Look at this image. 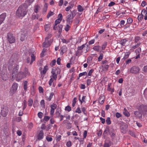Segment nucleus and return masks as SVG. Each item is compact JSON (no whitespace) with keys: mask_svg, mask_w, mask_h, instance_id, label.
Masks as SVG:
<instances>
[{"mask_svg":"<svg viewBox=\"0 0 147 147\" xmlns=\"http://www.w3.org/2000/svg\"><path fill=\"white\" fill-rule=\"evenodd\" d=\"M51 26V25L50 24H46L44 26L45 30L47 32L49 30Z\"/></svg>","mask_w":147,"mask_h":147,"instance_id":"obj_21","label":"nucleus"},{"mask_svg":"<svg viewBox=\"0 0 147 147\" xmlns=\"http://www.w3.org/2000/svg\"><path fill=\"white\" fill-rule=\"evenodd\" d=\"M67 47L65 46H63L61 48V52L60 53L63 54L65 53L67 51Z\"/></svg>","mask_w":147,"mask_h":147,"instance_id":"obj_17","label":"nucleus"},{"mask_svg":"<svg viewBox=\"0 0 147 147\" xmlns=\"http://www.w3.org/2000/svg\"><path fill=\"white\" fill-rule=\"evenodd\" d=\"M6 16V14L5 13H3L0 15V25L5 20Z\"/></svg>","mask_w":147,"mask_h":147,"instance_id":"obj_14","label":"nucleus"},{"mask_svg":"<svg viewBox=\"0 0 147 147\" xmlns=\"http://www.w3.org/2000/svg\"><path fill=\"white\" fill-rule=\"evenodd\" d=\"M1 76L2 79L5 81L7 80L8 79L7 71L5 70H3L1 71Z\"/></svg>","mask_w":147,"mask_h":147,"instance_id":"obj_8","label":"nucleus"},{"mask_svg":"<svg viewBox=\"0 0 147 147\" xmlns=\"http://www.w3.org/2000/svg\"><path fill=\"white\" fill-rule=\"evenodd\" d=\"M8 110L5 109H3L1 110V114L3 117H5L8 113Z\"/></svg>","mask_w":147,"mask_h":147,"instance_id":"obj_15","label":"nucleus"},{"mask_svg":"<svg viewBox=\"0 0 147 147\" xmlns=\"http://www.w3.org/2000/svg\"><path fill=\"white\" fill-rule=\"evenodd\" d=\"M120 125V128L121 132L124 134L126 133L127 131L128 125L123 122H121Z\"/></svg>","mask_w":147,"mask_h":147,"instance_id":"obj_6","label":"nucleus"},{"mask_svg":"<svg viewBox=\"0 0 147 147\" xmlns=\"http://www.w3.org/2000/svg\"><path fill=\"white\" fill-rule=\"evenodd\" d=\"M70 27L69 25L68 24H67L64 28L65 30V31L67 32L69 30Z\"/></svg>","mask_w":147,"mask_h":147,"instance_id":"obj_39","label":"nucleus"},{"mask_svg":"<svg viewBox=\"0 0 147 147\" xmlns=\"http://www.w3.org/2000/svg\"><path fill=\"white\" fill-rule=\"evenodd\" d=\"M54 95V94L53 93V92H51V93H50V96L49 97L47 98V99L49 101H50L51 100V99L52 98Z\"/></svg>","mask_w":147,"mask_h":147,"instance_id":"obj_35","label":"nucleus"},{"mask_svg":"<svg viewBox=\"0 0 147 147\" xmlns=\"http://www.w3.org/2000/svg\"><path fill=\"white\" fill-rule=\"evenodd\" d=\"M100 47L99 46H94L93 48V49L95 51H99Z\"/></svg>","mask_w":147,"mask_h":147,"instance_id":"obj_44","label":"nucleus"},{"mask_svg":"<svg viewBox=\"0 0 147 147\" xmlns=\"http://www.w3.org/2000/svg\"><path fill=\"white\" fill-rule=\"evenodd\" d=\"M20 34H21L20 37V40L22 41H23L25 40L26 38V35L24 33H20Z\"/></svg>","mask_w":147,"mask_h":147,"instance_id":"obj_25","label":"nucleus"},{"mask_svg":"<svg viewBox=\"0 0 147 147\" xmlns=\"http://www.w3.org/2000/svg\"><path fill=\"white\" fill-rule=\"evenodd\" d=\"M73 7V5L72 4L70 6L66 7L65 8V10L67 11H69L71 8Z\"/></svg>","mask_w":147,"mask_h":147,"instance_id":"obj_36","label":"nucleus"},{"mask_svg":"<svg viewBox=\"0 0 147 147\" xmlns=\"http://www.w3.org/2000/svg\"><path fill=\"white\" fill-rule=\"evenodd\" d=\"M30 74L28 72L27 68H25L24 71H20L17 74L16 77V80L19 81L22 79L30 75Z\"/></svg>","mask_w":147,"mask_h":147,"instance_id":"obj_2","label":"nucleus"},{"mask_svg":"<svg viewBox=\"0 0 147 147\" xmlns=\"http://www.w3.org/2000/svg\"><path fill=\"white\" fill-rule=\"evenodd\" d=\"M103 57V55L102 54H100V55L98 58V61H100L102 59Z\"/></svg>","mask_w":147,"mask_h":147,"instance_id":"obj_53","label":"nucleus"},{"mask_svg":"<svg viewBox=\"0 0 147 147\" xmlns=\"http://www.w3.org/2000/svg\"><path fill=\"white\" fill-rule=\"evenodd\" d=\"M133 22V20L132 19L130 18H129L127 20V23L128 24H130L131 23Z\"/></svg>","mask_w":147,"mask_h":147,"instance_id":"obj_49","label":"nucleus"},{"mask_svg":"<svg viewBox=\"0 0 147 147\" xmlns=\"http://www.w3.org/2000/svg\"><path fill=\"white\" fill-rule=\"evenodd\" d=\"M105 96L103 95L100 97L99 98L98 101L99 103L100 104H103L104 103Z\"/></svg>","mask_w":147,"mask_h":147,"instance_id":"obj_18","label":"nucleus"},{"mask_svg":"<svg viewBox=\"0 0 147 147\" xmlns=\"http://www.w3.org/2000/svg\"><path fill=\"white\" fill-rule=\"evenodd\" d=\"M26 101V100H24L22 103V105L23 106V110H24L26 107L27 106Z\"/></svg>","mask_w":147,"mask_h":147,"instance_id":"obj_32","label":"nucleus"},{"mask_svg":"<svg viewBox=\"0 0 147 147\" xmlns=\"http://www.w3.org/2000/svg\"><path fill=\"white\" fill-rule=\"evenodd\" d=\"M63 25L61 24L55 25L53 27V29L55 30H57L59 33L61 32Z\"/></svg>","mask_w":147,"mask_h":147,"instance_id":"obj_12","label":"nucleus"},{"mask_svg":"<svg viewBox=\"0 0 147 147\" xmlns=\"http://www.w3.org/2000/svg\"><path fill=\"white\" fill-rule=\"evenodd\" d=\"M62 15L60 13L58 15V18L55 21V25H57L60 23L62 19Z\"/></svg>","mask_w":147,"mask_h":147,"instance_id":"obj_13","label":"nucleus"},{"mask_svg":"<svg viewBox=\"0 0 147 147\" xmlns=\"http://www.w3.org/2000/svg\"><path fill=\"white\" fill-rule=\"evenodd\" d=\"M72 11H71V14L68 15L66 17V21L69 24H71L73 22V19L75 16Z\"/></svg>","mask_w":147,"mask_h":147,"instance_id":"obj_5","label":"nucleus"},{"mask_svg":"<svg viewBox=\"0 0 147 147\" xmlns=\"http://www.w3.org/2000/svg\"><path fill=\"white\" fill-rule=\"evenodd\" d=\"M78 11L79 12L82 11L84 9V8L80 5H79L78 6Z\"/></svg>","mask_w":147,"mask_h":147,"instance_id":"obj_30","label":"nucleus"},{"mask_svg":"<svg viewBox=\"0 0 147 147\" xmlns=\"http://www.w3.org/2000/svg\"><path fill=\"white\" fill-rule=\"evenodd\" d=\"M140 107L142 108L143 109L144 111H147V106H144V105H141Z\"/></svg>","mask_w":147,"mask_h":147,"instance_id":"obj_54","label":"nucleus"},{"mask_svg":"<svg viewBox=\"0 0 147 147\" xmlns=\"http://www.w3.org/2000/svg\"><path fill=\"white\" fill-rule=\"evenodd\" d=\"M82 52L79 50H77L76 53V55L77 56H79L82 55Z\"/></svg>","mask_w":147,"mask_h":147,"instance_id":"obj_34","label":"nucleus"},{"mask_svg":"<svg viewBox=\"0 0 147 147\" xmlns=\"http://www.w3.org/2000/svg\"><path fill=\"white\" fill-rule=\"evenodd\" d=\"M85 45L86 44H83L82 46L78 47L77 48L79 50H82L85 47Z\"/></svg>","mask_w":147,"mask_h":147,"instance_id":"obj_42","label":"nucleus"},{"mask_svg":"<svg viewBox=\"0 0 147 147\" xmlns=\"http://www.w3.org/2000/svg\"><path fill=\"white\" fill-rule=\"evenodd\" d=\"M50 77L51 78L49 82V84L50 86H51L53 82L56 80L57 78V75H51Z\"/></svg>","mask_w":147,"mask_h":147,"instance_id":"obj_11","label":"nucleus"},{"mask_svg":"<svg viewBox=\"0 0 147 147\" xmlns=\"http://www.w3.org/2000/svg\"><path fill=\"white\" fill-rule=\"evenodd\" d=\"M24 89L25 90H26L27 88L28 82L26 81H25L24 82Z\"/></svg>","mask_w":147,"mask_h":147,"instance_id":"obj_29","label":"nucleus"},{"mask_svg":"<svg viewBox=\"0 0 147 147\" xmlns=\"http://www.w3.org/2000/svg\"><path fill=\"white\" fill-rule=\"evenodd\" d=\"M40 9V7L38 5H36L34 9V12L36 13H37L38 12V10Z\"/></svg>","mask_w":147,"mask_h":147,"instance_id":"obj_28","label":"nucleus"},{"mask_svg":"<svg viewBox=\"0 0 147 147\" xmlns=\"http://www.w3.org/2000/svg\"><path fill=\"white\" fill-rule=\"evenodd\" d=\"M111 84H109L108 85L107 90L108 91H110L112 93L114 91V89L112 88L111 87Z\"/></svg>","mask_w":147,"mask_h":147,"instance_id":"obj_23","label":"nucleus"},{"mask_svg":"<svg viewBox=\"0 0 147 147\" xmlns=\"http://www.w3.org/2000/svg\"><path fill=\"white\" fill-rule=\"evenodd\" d=\"M143 15L142 14H140L139 15L138 17V20L139 21H141L142 20L143 18Z\"/></svg>","mask_w":147,"mask_h":147,"instance_id":"obj_47","label":"nucleus"},{"mask_svg":"<svg viewBox=\"0 0 147 147\" xmlns=\"http://www.w3.org/2000/svg\"><path fill=\"white\" fill-rule=\"evenodd\" d=\"M65 109L66 111L69 112L71 110V107L69 106L68 105L65 107Z\"/></svg>","mask_w":147,"mask_h":147,"instance_id":"obj_46","label":"nucleus"},{"mask_svg":"<svg viewBox=\"0 0 147 147\" xmlns=\"http://www.w3.org/2000/svg\"><path fill=\"white\" fill-rule=\"evenodd\" d=\"M7 40L10 43H13L15 41V38L13 36L12 34L10 33L8 34Z\"/></svg>","mask_w":147,"mask_h":147,"instance_id":"obj_10","label":"nucleus"},{"mask_svg":"<svg viewBox=\"0 0 147 147\" xmlns=\"http://www.w3.org/2000/svg\"><path fill=\"white\" fill-rule=\"evenodd\" d=\"M141 51V49L140 48H138L136 50L135 52L136 54H140Z\"/></svg>","mask_w":147,"mask_h":147,"instance_id":"obj_48","label":"nucleus"},{"mask_svg":"<svg viewBox=\"0 0 147 147\" xmlns=\"http://www.w3.org/2000/svg\"><path fill=\"white\" fill-rule=\"evenodd\" d=\"M115 3L113 1H111L110 2V3L109 4L108 6L109 7H111L115 5Z\"/></svg>","mask_w":147,"mask_h":147,"instance_id":"obj_58","label":"nucleus"},{"mask_svg":"<svg viewBox=\"0 0 147 147\" xmlns=\"http://www.w3.org/2000/svg\"><path fill=\"white\" fill-rule=\"evenodd\" d=\"M34 0H26L25 3L24 4L27 7L30 5L34 1Z\"/></svg>","mask_w":147,"mask_h":147,"instance_id":"obj_20","label":"nucleus"},{"mask_svg":"<svg viewBox=\"0 0 147 147\" xmlns=\"http://www.w3.org/2000/svg\"><path fill=\"white\" fill-rule=\"evenodd\" d=\"M48 69V66L47 65L45 66L44 67L43 70L41 71L40 73L41 75H42V74H45Z\"/></svg>","mask_w":147,"mask_h":147,"instance_id":"obj_22","label":"nucleus"},{"mask_svg":"<svg viewBox=\"0 0 147 147\" xmlns=\"http://www.w3.org/2000/svg\"><path fill=\"white\" fill-rule=\"evenodd\" d=\"M106 121L107 124H110L111 123V121L110 120V118L109 117H107V119L106 120Z\"/></svg>","mask_w":147,"mask_h":147,"instance_id":"obj_37","label":"nucleus"},{"mask_svg":"<svg viewBox=\"0 0 147 147\" xmlns=\"http://www.w3.org/2000/svg\"><path fill=\"white\" fill-rule=\"evenodd\" d=\"M63 0H60L59 2V5L61 6L63 5Z\"/></svg>","mask_w":147,"mask_h":147,"instance_id":"obj_56","label":"nucleus"},{"mask_svg":"<svg viewBox=\"0 0 147 147\" xmlns=\"http://www.w3.org/2000/svg\"><path fill=\"white\" fill-rule=\"evenodd\" d=\"M27 6L24 4H22L18 7L16 12V15L19 18H22L27 13Z\"/></svg>","mask_w":147,"mask_h":147,"instance_id":"obj_1","label":"nucleus"},{"mask_svg":"<svg viewBox=\"0 0 147 147\" xmlns=\"http://www.w3.org/2000/svg\"><path fill=\"white\" fill-rule=\"evenodd\" d=\"M134 114L139 117H141L142 116V114L140 112L138 111H136L135 112Z\"/></svg>","mask_w":147,"mask_h":147,"instance_id":"obj_41","label":"nucleus"},{"mask_svg":"<svg viewBox=\"0 0 147 147\" xmlns=\"http://www.w3.org/2000/svg\"><path fill=\"white\" fill-rule=\"evenodd\" d=\"M108 131H109L107 129H105V130L103 134V136H104V137H105L106 136V135L108 133Z\"/></svg>","mask_w":147,"mask_h":147,"instance_id":"obj_61","label":"nucleus"},{"mask_svg":"<svg viewBox=\"0 0 147 147\" xmlns=\"http://www.w3.org/2000/svg\"><path fill=\"white\" fill-rule=\"evenodd\" d=\"M127 41V40L125 39H123L121 40H119L117 42V43H119L122 46V47L124 46L125 45L126 42Z\"/></svg>","mask_w":147,"mask_h":147,"instance_id":"obj_16","label":"nucleus"},{"mask_svg":"<svg viewBox=\"0 0 147 147\" xmlns=\"http://www.w3.org/2000/svg\"><path fill=\"white\" fill-rule=\"evenodd\" d=\"M54 14V13L53 12H52L51 11H50L48 13L47 16V18H49L51 16H53Z\"/></svg>","mask_w":147,"mask_h":147,"instance_id":"obj_43","label":"nucleus"},{"mask_svg":"<svg viewBox=\"0 0 147 147\" xmlns=\"http://www.w3.org/2000/svg\"><path fill=\"white\" fill-rule=\"evenodd\" d=\"M86 96H83L82 98V100H81L80 98L79 99L80 101L81 102V103H82L83 102H85V98Z\"/></svg>","mask_w":147,"mask_h":147,"instance_id":"obj_55","label":"nucleus"},{"mask_svg":"<svg viewBox=\"0 0 147 147\" xmlns=\"http://www.w3.org/2000/svg\"><path fill=\"white\" fill-rule=\"evenodd\" d=\"M31 61L30 63V64H31L32 62L35 60V57L34 55L33 54H32L31 55Z\"/></svg>","mask_w":147,"mask_h":147,"instance_id":"obj_31","label":"nucleus"},{"mask_svg":"<svg viewBox=\"0 0 147 147\" xmlns=\"http://www.w3.org/2000/svg\"><path fill=\"white\" fill-rule=\"evenodd\" d=\"M55 115H56V117H59L61 115V111L60 110L57 109V110L55 112Z\"/></svg>","mask_w":147,"mask_h":147,"instance_id":"obj_26","label":"nucleus"},{"mask_svg":"<svg viewBox=\"0 0 147 147\" xmlns=\"http://www.w3.org/2000/svg\"><path fill=\"white\" fill-rule=\"evenodd\" d=\"M50 107L51 109L55 110L56 108L57 105L53 103L51 105Z\"/></svg>","mask_w":147,"mask_h":147,"instance_id":"obj_33","label":"nucleus"},{"mask_svg":"<svg viewBox=\"0 0 147 147\" xmlns=\"http://www.w3.org/2000/svg\"><path fill=\"white\" fill-rule=\"evenodd\" d=\"M28 105L29 106H31L33 104V101L32 99H30L28 101Z\"/></svg>","mask_w":147,"mask_h":147,"instance_id":"obj_45","label":"nucleus"},{"mask_svg":"<svg viewBox=\"0 0 147 147\" xmlns=\"http://www.w3.org/2000/svg\"><path fill=\"white\" fill-rule=\"evenodd\" d=\"M140 69L138 67L136 66H133L131 68L130 72L131 73L137 74L138 73Z\"/></svg>","mask_w":147,"mask_h":147,"instance_id":"obj_9","label":"nucleus"},{"mask_svg":"<svg viewBox=\"0 0 147 147\" xmlns=\"http://www.w3.org/2000/svg\"><path fill=\"white\" fill-rule=\"evenodd\" d=\"M87 74V73L86 71H85L81 73H80L79 74V76L80 77L82 76H85Z\"/></svg>","mask_w":147,"mask_h":147,"instance_id":"obj_51","label":"nucleus"},{"mask_svg":"<svg viewBox=\"0 0 147 147\" xmlns=\"http://www.w3.org/2000/svg\"><path fill=\"white\" fill-rule=\"evenodd\" d=\"M32 18L33 19H38V16H36L35 15L33 14L32 16Z\"/></svg>","mask_w":147,"mask_h":147,"instance_id":"obj_59","label":"nucleus"},{"mask_svg":"<svg viewBox=\"0 0 147 147\" xmlns=\"http://www.w3.org/2000/svg\"><path fill=\"white\" fill-rule=\"evenodd\" d=\"M40 105L43 108L45 107V101L44 100H41L40 102Z\"/></svg>","mask_w":147,"mask_h":147,"instance_id":"obj_38","label":"nucleus"},{"mask_svg":"<svg viewBox=\"0 0 147 147\" xmlns=\"http://www.w3.org/2000/svg\"><path fill=\"white\" fill-rule=\"evenodd\" d=\"M43 114L41 112H39L38 114V116L39 118H42V117Z\"/></svg>","mask_w":147,"mask_h":147,"instance_id":"obj_57","label":"nucleus"},{"mask_svg":"<svg viewBox=\"0 0 147 147\" xmlns=\"http://www.w3.org/2000/svg\"><path fill=\"white\" fill-rule=\"evenodd\" d=\"M13 67V70L11 73L10 74V77H11L12 80H13L16 76V74L18 70V65H10L8 67V69L9 71Z\"/></svg>","mask_w":147,"mask_h":147,"instance_id":"obj_3","label":"nucleus"},{"mask_svg":"<svg viewBox=\"0 0 147 147\" xmlns=\"http://www.w3.org/2000/svg\"><path fill=\"white\" fill-rule=\"evenodd\" d=\"M107 46V42H105L102 45V50H104L106 48Z\"/></svg>","mask_w":147,"mask_h":147,"instance_id":"obj_50","label":"nucleus"},{"mask_svg":"<svg viewBox=\"0 0 147 147\" xmlns=\"http://www.w3.org/2000/svg\"><path fill=\"white\" fill-rule=\"evenodd\" d=\"M123 113L125 116L127 117H128L130 115L129 112L125 108L124 109Z\"/></svg>","mask_w":147,"mask_h":147,"instance_id":"obj_27","label":"nucleus"},{"mask_svg":"<svg viewBox=\"0 0 147 147\" xmlns=\"http://www.w3.org/2000/svg\"><path fill=\"white\" fill-rule=\"evenodd\" d=\"M38 90L39 92L40 93H42L43 92L44 90L43 88L41 86H39V87Z\"/></svg>","mask_w":147,"mask_h":147,"instance_id":"obj_52","label":"nucleus"},{"mask_svg":"<svg viewBox=\"0 0 147 147\" xmlns=\"http://www.w3.org/2000/svg\"><path fill=\"white\" fill-rule=\"evenodd\" d=\"M140 43H138L136 45H133L131 46V48L133 49H135L136 48L139 47L140 45Z\"/></svg>","mask_w":147,"mask_h":147,"instance_id":"obj_40","label":"nucleus"},{"mask_svg":"<svg viewBox=\"0 0 147 147\" xmlns=\"http://www.w3.org/2000/svg\"><path fill=\"white\" fill-rule=\"evenodd\" d=\"M130 54V53L129 52H126L125 53V55L123 57V59L124 60H125L127 59L129 57Z\"/></svg>","mask_w":147,"mask_h":147,"instance_id":"obj_24","label":"nucleus"},{"mask_svg":"<svg viewBox=\"0 0 147 147\" xmlns=\"http://www.w3.org/2000/svg\"><path fill=\"white\" fill-rule=\"evenodd\" d=\"M116 116L117 118H119L122 116V115L119 113L117 112L116 113Z\"/></svg>","mask_w":147,"mask_h":147,"instance_id":"obj_64","label":"nucleus"},{"mask_svg":"<svg viewBox=\"0 0 147 147\" xmlns=\"http://www.w3.org/2000/svg\"><path fill=\"white\" fill-rule=\"evenodd\" d=\"M75 112L77 113H80L81 112V110L80 109V108L79 107L76 110Z\"/></svg>","mask_w":147,"mask_h":147,"instance_id":"obj_60","label":"nucleus"},{"mask_svg":"<svg viewBox=\"0 0 147 147\" xmlns=\"http://www.w3.org/2000/svg\"><path fill=\"white\" fill-rule=\"evenodd\" d=\"M110 146L109 143L105 142L104 145L103 147H109Z\"/></svg>","mask_w":147,"mask_h":147,"instance_id":"obj_62","label":"nucleus"},{"mask_svg":"<svg viewBox=\"0 0 147 147\" xmlns=\"http://www.w3.org/2000/svg\"><path fill=\"white\" fill-rule=\"evenodd\" d=\"M52 36V34H48L46 38L45 41L43 44V47L47 48L52 43L53 40L50 39L49 40V39Z\"/></svg>","mask_w":147,"mask_h":147,"instance_id":"obj_4","label":"nucleus"},{"mask_svg":"<svg viewBox=\"0 0 147 147\" xmlns=\"http://www.w3.org/2000/svg\"><path fill=\"white\" fill-rule=\"evenodd\" d=\"M18 86V85L16 83H13L10 89L9 92L11 94H13L16 92Z\"/></svg>","mask_w":147,"mask_h":147,"instance_id":"obj_7","label":"nucleus"},{"mask_svg":"<svg viewBox=\"0 0 147 147\" xmlns=\"http://www.w3.org/2000/svg\"><path fill=\"white\" fill-rule=\"evenodd\" d=\"M46 139L48 142H50L52 140V138L51 137H46Z\"/></svg>","mask_w":147,"mask_h":147,"instance_id":"obj_63","label":"nucleus"},{"mask_svg":"<svg viewBox=\"0 0 147 147\" xmlns=\"http://www.w3.org/2000/svg\"><path fill=\"white\" fill-rule=\"evenodd\" d=\"M43 135L44 133L43 131L42 130L40 131L38 136V140L42 139L43 138Z\"/></svg>","mask_w":147,"mask_h":147,"instance_id":"obj_19","label":"nucleus"}]
</instances>
